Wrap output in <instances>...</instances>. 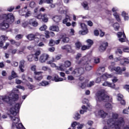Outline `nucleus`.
Returning <instances> with one entry per match:
<instances>
[{
  "instance_id": "obj_1",
  "label": "nucleus",
  "mask_w": 129,
  "mask_h": 129,
  "mask_svg": "<svg viewBox=\"0 0 129 129\" xmlns=\"http://www.w3.org/2000/svg\"><path fill=\"white\" fill-rule=\"evenodd\" d=\"M21 104L17 103L14 106L10 107L9 118L12 122V129H22L24 125L21 122L20 117L17 115L18 111L21 108Z\"/></svg>"
},
{
  "instance_id": "obj_2",
  "label": "nucleus",
  "mask_w": 129,
  "mask_h": 129,
  "mask_svg": "<svg viewBox=\"0 0 129 129\" xmlns=\"http://www.w3.org/2000/svg\"><path fill=\"white\" fill-rule=\"evenodd\" d=\"M118 114L116 113H112V118L108 119L106 121H103V123L107 124L109 127H114L115 129H121L124 126L125 122L123 118H118Z\"/></svg>"
},
{
  "instance_id": "obj_3",
  "label": "nucleus",
  "mask_w": 129,
  "mask_h": 129,
  "mask_svg": "<svg viewBox=\"0 0 129 129\" xmlns=\"http://www.w3.org/2000/svg\"><path fill=\"white\" fill-rule=\"evenodd\" d=\"M0 20H4L3 22L0 23V29L5 30L9 29L10 24L15 22V16L12 13L0 15Z\"/></svg>"
},
{
  "instance_id": "obj_4",
  "label": "nucleus",
  "mask_w": 129,
  "mask_h": 129,
  "mask_svg": "<svg viewBox=\"0 0 129 129\" xmlns=\"http://www.w3.org/2000/svg\"><path fill=\"white\" fill-rule=\"evenodd\" d=\"M16 93H19V90L17 88H14L12 91V93L9 96H1L0 104H4V102H7L11 104V103H13V101H16L19 98V95Z\"/></svg>"
},
{
  "instance_id": "obj_5",
  "label": "nucleus",
  "mask_w": 129,
  "mask_h": 129,
  "mask_svg": "<svg viewBox=\"0 0 129 129\" xmlns=\"http://www.w3.org/2000/svg\"><path fill=\"white\" fill-rule=\"evenodd\" d=\"M96 96L97 97L96 100L98 105L100 104V102H101V101H103V102H107V101H111V99H112L111 97H109L108 95L104 93V90H101L97 92Z\"/></svg>"
},
{
  "instance_id": "obj_6",
  "label": "nucleus",
  "mask_w": 129,
  "mask_h": 129,
  "mask_svg": "<svg viewBox=\"0 0 129 129\" xmlns=\"http://www.w3.org/2000/svg\"><path fill=\"white\" fill-rule=\"evenodd\" d=\"M115 66V62H113L111 63V65L109 66L108 69L112 72L113 71H115L116 74H118L119 75H121L122 74V72L123 71H125L126 69L125 67H123L122 69L119 67H114Z\"/></svg>"
},
{
  "instance_id": "obj_7",
  "label": "nucleus",
  "mask_w": 129,
  "mask_h": 129,
  "mask_svg": "<svg viewBox=\"0 0 129 129\" xmlns=\"http://www.w3.org/2000/svg\"><path fill=\"white\" fill-rule=\"evenodd\" d=\"M82 54L81 53H78L76 56V63L77 64H81V65H83V64H85L88 61V57L86 56H84L82 57L80 60L79 58H81Z\"/></svg>"
},
{
  "instance_id": "obj_8",
  "label": "nucleus",
  "mask_w": 129,
  "mask_h": 129,
  "mask_svg": "<svg viewBox=\"0 0 129 129\" xmlns=\"http://www.w3.org/2000/svg\"><path fill=\"white\" fill-rule=\"evenodd\" d=\"M71 66V62L69 60H66L64 64H61L59 67H57V70L59 71H64L66 68H69Z\"/></svg>"
},
{
  "instance_id": "obj_9",
  "label": "nucleus",
  "mask_w": 129,
  "mask_h": 129,
  "mask_svg": "<svg viewBox=\"0 0 129 129\" xmlns=\"http://www.w3.org/2000/svg\"><path fill=\"white\" fill-rule=\"evenodd\" d=\"M27 9L28 7L25 6L24 8H22V10H19V15H20V16H25V18H28V17L31 16L32 15V12H31V11L27 10V12L26 13V10Z\"/></svg>"
},
{
  "instance_id": "obj_10",
  "label": "nucleus",
  "mask_w": 129,
  "mask_h": 129,
  "mask_svg": "<svg viewBox=\"0 0 129 129\" xmlns=\"http://www.w3.org/2000/svg\"><path fill=\"white\" fill-rule=\"evenodd\" d=\"M88 82V80H86L85 81L84 83H79V86L81 87V88H82V89H84L85 87H91L92 86H93L94 85V81H91L89 84H87V83Z\"/></svg>"
},
{
  "instance_id": "obj_11",
  "label": "nucleus",
  "mask_w": 129,
  "mask_h": 129,
  "mask_svg": "<svg viewBox=\"0 0 129 129\" xmlns=\"http://www.w3.org/2000/svg\"><path fill=\"white\" fill-rule=\"evenodd\" d=\"M84 73V69L83 68H80L79 69H75L72 73V75H74L76 77L80 76V75Z\"/></svg>"
},
{
  "instance_id": "obj_12",
  "label": "nucleus",
  "mask_w": 129,
  "mask_h": 129,
  "mask_svg": "<svg viewBox=\"0 0 129 129\" xmlns=\"http://www.w3.org/2000/svg\"><path fill=\"white\" fill-rule=\"evenodd\" d=\"M81 27L82 31H79L80 35H86L88 33V29H87V26L84 23H81Z\"/></svg>"
},
{
  "instance_id": "obj_13",
  "label": "nucleus",
  "mask_w": 129,
  "mask_h": 129,
  "mask_svg": "<svg viewBox=\"0 0 129 129\" xmlns=\"http://www.w3.org/2000/svg\"><path fill=\"white\" fill-rule=\"evenodd\" d=\"M48 59H49V55L46 53H43L40 56L39 61L40 63H45Z\"/></svg>"
},
{
  "instance_id": "obj_14",
  "label": "nucleus",
  "mask_w": 129,
  "mask_h": 129,
  "mask_svg": "<svg viewBox=\"0 0 129 129\" xmlns=\"http://www.w3.org/2000/svg\"><path fill=\"white\" fill-rule=\"evenodd\" d=\"M95 115L96 116H101L102 118H105L107 115V113L103 110H99L95 112Z\"/></svg>"
},
{
  "instance_id": "obj_15",
  "label": "nucleus",
  "mask_w": 129,
  "mask_h": 129,
  "mask_svg": "<svg viewBox=\"0 0 129 129\" xmlns=\"http://www.w3.org/2000/svg\"><path fill=\"white\" fill-rule=\"evenodd\" d=\"M42 72H34L35 77L34 78L37 81H41L43 79V76L42 75Z\"/></svg>"
},
{
  "instance_id": "obj_16",
  "label": "nucleus",
  "mask_w": 129,
  "mask_h": 129,
  "mask_svg": "<svg viewBox=\"0 0 129 129\" xmlns=\"http://www.w3.org/2000/svg\"><path fill=\"white\" fill-rule=\"evenodd\" d=\"M88 62H90V59L88 58V60L86 62H85L84 64H81L82 66H83L85 67L86 70L87 71H90L92 68H93V67L88 63Z\"/></svg>"
},
{
  "instance_id": "obj_17",
  "label": "nucleus",
  "mask_w": 129,
  "mask_h": 129,
  "mask_svg": "<svg viewBox=\"0 0 129 129\" xmlns=\"http://www.w3.org/2000/svg\"><path fill=\"white\" fill-rule=\"evenodd\" d=\"M63 80H66V78L63 79L62 78H60L58 75H53L52 78V81H55V82H60Z\"/></svg>"
},
{
  "instance_id": "obj_18",
  "label": "nucleus",
  "mask_w": 129,
  "mask_h": 129,
  "mask_svg": "<svg viewBox=\"0 0 129 129\" xmlns=\"http://www.w3.org/2000/svg\"><path fill=\"white\" fill-rule=\"evenodd\" d=\"M92 108V106L91 105H88V107H86L85 105H83L82 106V110H80V113L81 114H84L85 112H87V110L89 109V110H90Z\"/></svg>"
},
{
  "instance_id": "obj_19",
  "label": "nucleus",
  "mask_w": 129,
  "mask_h": 129,
  "mask_svg": "<svg viewBox=\"0 0 129 129\" xmlns=\"http://www.w3.org/2000/svg\"><path fill=\"white\" fill-rule=\"evenodd\" d=\"M29 24L30 26H31L32 27H34V28H36V27H38L39 25V23H38V21L36 20L35 19H31L29 20Z\"/></svg>"
},
{
  "instance_id": "obj_20",
  "label": "nucleus",
  "mask_w": 129,
  "mask_h": 129,
  "mask_svg": "<svg viewBox=\"0 0 129 129\" xmlns=\"http://www.w3.org/2000/svg\"><path fill=\"white\" fill-rule=\"evenodd\" d=\"M1 41H0V48H4V44H5L6 41L8 40V37L2 35L0 37Z\"/></svg>"
},
{
  "instance_id": "obj_21",
  "label": "nucleus",
  "mask_w": 129,
  "mask_h": 129,
  "mask_svg": "<svg viewBox=\"0 0 129 129\" xmlns=\"http://www.w3.org/2000/svg\"><path fill=\"white\" fill-rule=\"evenodd\" d=\"M37 36L39 37V33H37L35 34H30L26 36V38L28 40H29V41H32L37 38Z\"/></svg>"
},
{
  "instance_id": "obj_22",
  "label": "nucleus",
  "mask_w": 129,
  "mask_h": 129,
  "mask_svg": "<svg viewBox=\"0 0 129 129\" xmlns=\"http://www.w3.org/2000/svg\"><path fill=\"white\" fill-rule=\"evenodd\" d=\"M103 86H108V87H110L111 88H115V85L114 83H110L107 81L104 82L102 84Z\"/></svg>"
},
{
  "instance_id": "obj_23",
  "label": "nucleus",
  "mask_w": 129,
  "mask_h": 129,
  "mask_svg": "<svg viewBox=\"0 0 129 129\" xmlns=\"http://www.w3.org/2000/svg\"><path fill=\"white\" fill-rule=\"evenodd\" d=\"M70 21H71L70 17L69 16H66V19L63 20V23L66 24L68 27H69L71 26V23L69 22H70Z\"/></svg>"
},
{
  "instance_id": "obj_24",
  "label": "nucleus",
  "mask_w": 129,
  "mask_h": 129,
  "mask_svg": "<svg viewBox=\"0 0 129 129\" xmlns=\"http://www.w3.org/2000/svg\"><path fill=\"white\" fill-rule=\"evenodd\" d=\"M53 62H55V60L54 59H50V60H48L46 62V64H48V65H50L51 67H52L53 68H56L57 70H58V66H56V64L53 63Z\"/></svg>"
},
{
  "instance_id": "obj_25",
  "label": "nucleus",
  "mask_w": 129,
  "mask_h": 129,
  "mask_svg": "<svg viewBox=\"0 0 129 129\" xmlns=\"http://www.w3.org/2000/svg\"><path fill=\"white\" fill-rule=\"evenodd\" d=\"M107 42L103 43L99 47V51L100 52H104V50L106 49V47H107Z\"/></svg>"
},
{
  "instance_id": "obj_26",
  "label": "nucleus",
  "mask_w": 129,
  "mask_h": 129,
  "mask_svg": "<svg viewBox=\"0 0 129 129\" xmlns=\"http://www.w3.org/2000/svg\"><path fill=\"white\" fill-rule=\"evenodd\" d=\"M24 68H25V60H21L20 61L19 64V69L21 72H25V70H24Z\"/></svg>"
},
{
  "instance_id": "obj_27",
  "label": "nucleus",
  "mask_w": 129,
  "mask_h": 129,
  "mask_svg": "<svg viewBox=\"0 0 129 129\" xmlns=\"http://www.w3.org/2000/svg\"><path fill=\"white\" fill-rule=\"evenodd\" d=\"M41 54V51L37 50L35 52V54H33L34 56V61H37L39 60V56Z\"/></svg>"
},
{
  "instance_id": "obj_28",
  "label": "nucleus",
  "mask_w": 129,
  "mask_h": 129,
  "mask_svg": "<svg viewBox=\"0 0 129 129\" xmlns=\"http://www.w3.org/2000/svg\"><path fill=\"white\" fill-rule=\"evenodd\" d=\"M49 30L53 32H59V27L56 25H52L49 27Z\"/></svg>"
},
{
  "instance_id": "obj_29",
  "label": "nucleus",
  "mask_w": 129,
  "mask_h": 129,
  "mask_svg": "<svg viewBox=\"0 0 129 129\" xmlns=\"http://www.w3.org/2000/svg\"><path fill=\"white\" fill-rule=\"evenodd\" d=\"M111 77H112V76L111 75L104 74L101 76V79H103V80H106L107 78H111Z\"/></svg>"
},
{
  "instance_id": "obj_30",
  "label": "nucleus",
  "mask_w": 129,
  "mask_h": 129,
  "mask_svg": "<svg viewBox=\"0 0 129 129\" xmlns=\"http://www.w3.org/2000/svg\"><path fill=\"white\" fill-rule=\"evenodd\" d=\"M129 60L127 58H123L120 61L121 65H125V64H128Z\"/></svg>"
},
{
  "instance_id": "obj_31",
  "label": "nucleus",
  "mask_w": 129,
  "mask_h": 129,
  "mask_svg": "<svg viewBox=\"0 0 129 129\" xmlns=\"http://www.w3.org/2000/svg\"><path fill=\"white\" fill-rule=\"evenodd\" d=\"M52 20L55 23H59L60 21H61V16H55L52 18Z\"/></svg>"
},
{
  "instance_id": "obj_32",
  "label": "nucleus",
  "mask_w": 129,
  "mask_h": 129,
  "mask_svg": "<svg viewBox=\"0 0 129 129\" xmlns=\"http://www.w3.org/2000/svg\"><path fill=\"white\" fill-rule=\"evenodd\" d=\"M61 48L62 49V50H67L68 52H72V51H71L72 50L71 46H70V45H67L62 46Z\"/></svg>"
},
{
  "instance_id": "obj_33",
  "label": "nucleus",
  "mask_w": 129,
  "mask_h": 129,
  "mask_svg": "<svg viewBox=\"0 0 129 129\" xmlns=\"http://www.w3.org/2000/svg\"><path fill=\"white\" fill-rule=\"evenodd\" d=\"M104 71H105V68H104V67H100L97 69V73L98 74H100L101 73L104 72Z\"/></svg>"
},
{
  "instance_id": "obj_34",
  "label": "nucleus",
  "mask_w": 129,
  "mask_h": 129,
  "mask_svg": "<svg viewBox=\"0 0 129 129\" xmlns=\"http://www.w3.org/2000/svg\"><path fill=\"white\" fill-rule=\"evenodd\" d=\"M112 27L114 28V31H118L119 30V24L118 23H115L112 25Z\"/></svg>"
},
{
  "instance_id": "obj_35",
  "label": "nucleus",
  "mask_w": 129,
  "mask_h": 129,
  "mask_svg": "<svg viewBox=\"0 0 129 129\" xmlns=\"http://www.w3.org/2000/svg\"><path fill=\"white\" fill-rule=\"evenodd\" d=\"M49 82L47 81H43L41 82H40L38 85L39 86H47V85H49Z\"/></svg>"
},
{
  "instance_id": "obj_36",
  "label": "nucleus",
  "mask_w": 129,
  "mask_h": 129,
  "mask_svg": "<svg viewBox=\"0 0 129 129\" xmlns=\"http://www.w3.org/2000/svg\"><path fill=\"white\" fill-rule=\"evenodd\" d=\"M113 16L117 22H120V17H119V15L117 14V12L114 13Z\"/></svg>"
},
{
  "instance_id": "obj_37",
  "label": "nucleus",
  "mask_w": 129,
  "mask_h": 129,
  "mask_svg": "<svg viewBox=\"0 0 129 129\" xmlns=\"http://www.w3.org/2000/svg\"><path fill=\"white\" fill-rule=\"evenodd\" d=\"M17 77V74L15 71H12V75L11 76L9 77V80H12V79H14V78H16Z\"/></svg>"
},
{
  "instance_id": "obj_38",
  "label": "nucleus",
  "mask_w": 129,
  "mask_h": 129,
  "mask_svg": "<svg viewBox=\"0 0 129 129\" xmlns=\"http://www.w3.org/2000/svg\"><path fill=\"white\" fill-rule=\"evenodd\" d=\"M27 59L29 62H32V61L35 60V56H34V54L29 55L27 56Z\"/></svg>"
},
{
  "instance_id": "obj_39",
  "label": "nucleus",
  "mask_w": 129,
  "mask_h": 129,
  "mask_svg": "<svg viewBox=\"0 0 129 129\" xmlns=\"http://www.w3.org/2000/svg\"><path fill=\"white\" fill-rule=\"evenodd\" d=\"M42 22H44V23H47L48 21V18L47 17V14H43L42 16Z\"/></svg>"
},
{
  "instance_id": "obj_40",
  "label": "nucleus",
  "mask_w": 129,
  "mask_h": 129,
  "mask_svg": "<svg viewBox=\"0 0 129 129\" xmlns=\"http://www.w3.org/2000/svg\"><path fill=\"white\" fill-rule=\"evenodd\" d=\"M86 42L88 44L87 46L89 47V48H91L92 45H93V41H92L91 39H88L87 40Z\"/></svg>"
},
{
  "instance_id": "obj_41",
  "label": "nucleus",
  "mask_w": 129,
  "mask_h": 129,
  "mask_svg": "<svg viewBox=\"0 0 129 129\" xmlns=\"http://www.w3.org/2000/svg\"><path fill=\"white\" fill-rule=\"evenodd\" d=\"M118 41H119L121 43H123L124 42L126 41V36H123V37H119Z\"/></svg>"
},
{
  "instance_id": "obj_42",
  "label": "nucleus",
  "mask_w": 129,
  "mask_h": 129,
  "mask_svg": "<svg viewBox=\"0 0 129 129\" xmlns=\"http://www.w3.org/2000/svg\"><path fill=\"white\" fill-rule=\"evenodd\" d=\"M105 107L106 108H107V109H112V105H111V104L109 103H106L105 104Z\"/></svg>"
},
{
  "instance_id": "obj_43",
  "label": "nucleus",
  "mask_w": 129,
  "mask_h": 129,
  "mask_svg": "<svg viewBox=\"0 0 129 129\" xmlns=\"http://www.w3.org/2000/svg\"><path fill=\"white\" fill-rule=\"evenodd\" d=\"M125 36V34H124V32H119L117 33V37L118 39L119 38H120L121 37H124Z\"/></svg>"
},
{
  "instance_id": "obj_44",
  "label": "nucleus",
  "mask_w": 129,
  "mask_h": 129,
  "mask_svg": "<svg viewBox=\"0 0 129 129\" xmlns=\"http://www.w3.org/2000/svg\"><path fill=\"white\" fill-rule=\"evenodd\" d=\"M94 63H95V64H99V63H100V57H94Z\"/></svg>"
},
{
  "instance_id": "obj_45",
  "label": "nucleus",
  "mask_w": 129,
  "mask_h": 129,
  "mask_svg": "<svg viewBox=\"0 0 129 129\" xmlns=\"http://www.w3.org/2000/svg\"><path fill=\"white\" fill-rule=\"evenodd\" d=\"M82 5L83 6L84 9L85 10H88V4H87V2H84L82 4Z\"/></svg>"
},
{
  "instance_id": "obj_46",
  "label": "nucleus",
  "mask_w": 129,
  "mask_h": 129,
  "mask_svg": "<svg viewBox=\"0 0 129 129\" xmlns=\"http://www.w3.org/2000/svg\"><path fill=\"white\" fill-rule=\"evenodd\" d=\"M74 118L76 120H78V119H80V114H79V113L76 112V114H75V116L74 117Z\"/></svg>"
},
{
  "instance_id": "obj_47",
  "label": "nucleus",
  "mask_w": 129,
  "mask_h": 129,
  "mask_svg": "<svg viewBox=\"0 0 129 129\" xmlns=\"http://www.w3.org/2000/svg\"><path fill=\"white\" fill-rule=\"evenodd\" d=\"M23 37H24L23 35L18 34L16 35V36L15 37V39L17 40H21V39H23Z\"/></svg>"
},
{
  "instance_id": "obj_48",
  "label": "nucleus",
  "mask_w": 129,
  "mask_h": 129,
  "mask_svg": "<svg viewBox=\"0 0 129 129\" xmlns=\"http://www.w3.org/2000/svg\"><path fill=\"white\" fill-rule=\"evenodd\" d=\"M61 59V55H56L55 58L52 57L51 60H54L55 62L58 61V60H60Z\"/></svg>"
},
{
  "instance_id": "obj_49",
  "label": "nucleus",
  "mask_w": 129,
  "mask_h": 129,
  "mask_svg": "<svg viewBox=\"0 0 129 129\" xmlns=\"http://www.w3.org/2000/svg\"><path fill=\"white\" fill-rule=\"evenodd\" d=\"M37 39H39L40 38V40H41L42 41H43V42L45 41V36L43 35H40V34H39V36H37Z\"/></svg>"
},
{
  "instance_id": "obj_50",
  "label": "nucleus",
  "mask_w": 129,
  "mask_h": 129,
  "mask_svg": "<svg viewBox=\"0 0 129 129\" xmlns=\"http://www.w3.org/2000/svg\"><path fill=\"white\" fill-rule=\"evenodd\" d=\"M84 127V123H79V124H78V125L77 126V129H82L83 128V127Z\"/></svg>"
},
{
  "instance_id": "obj_51",
  "label": "nucleus",
  "mask_w": 129,
  "mask_h": 129,
  "mask_svg": "<svg viewBox=\"0 0 129 129\" xmlns=\"http://www.w3.org/2000/svg\"><path fill=\"white\" fill-rule=\"evenodd\" d=\"M29 22H28V21H25V22H24L22 23V26L23 28H27V27H28V26H29Z\"/></svg>"
},
{
  "instance_id": "obj_52",
  "label": "nucleus",
  "mask_w": 129,
  "mask_h": 129,
  "mask_svg": "<svg viewBox=\"0 0 129 129\" xmlns=\"http://www.w3.org/2000/svg\"><path fill=\"white\" fill-rule=\"evenodd\" d=\"M29 6L32 9H34V8L36 7V3H35L34 1H32L30 3Z\"/></svg>"
},
{
  "instance_id": "obj_53",
  "label": "nucleus",
  "mask_w": 129,
  "mask_h": 129,
  "mask_svg": "<svg viewBox=\"0 0 129 129\" xmlns=\"http://www.w3.org/2000/svg\"><path fill=\"white\" fill-rule=\"evenodd\" d=\"M47 29V26L46 25H43L39 28L40 31H45Z\"/></svg>"
},
{
  "instance_id": "obj_54",
  "label": "nucleus",
  "mask_w": 129,
  "mask_h": 129,
  "mask_svg": "<svg viewBox=\"0 0 129 129\" xmlns=\"http://www.w3.org/2000/svg\"><path fill=\"white\" fill-rule=\"evenodd\" d=\"M82 44L79 41H78L76 43V47L77 49H80L81 47Z\"/></svg>"
},
{
  "instance_id": "obj_55",
  "label": "nucleus",
  "mask_w": 129,
  "mask_h": 129,
  "mask_svg": "<svg viewBox=\"0 0 129 129\" xmlns=\"http://www.w3.org/2000/svg\"><path fill=\"white\" fill-rule=\"evenodd\" d=\"M54 45H55V41L52 39L50 40L49 43V46H50L51 47H52Z\"/></svg>"
},
{
  "instance_id": "obj_56",
  "label": "nucleus",
  "mask_w": 129,
  "mask_h": 129,
  "mask_svg": "<svg viewBox=\"0 0 129 129\" xmlns=\"http://www.w3.org/2000/svg\"><path fill=\"white\" fill-rule=\"evenodd\" d=\"M69 38L67 37L62 38V42H63V43H68V42H69Z\"/></svg>"
},
{
  "instance_id": "obj_57",
  "label": "nucleus",
  "mask_w": 129,
  "mask_h": 129,
  "mask_svg": "<svg viewBox=\"0 0 129 129\" xmlns=\"http://www.w3.org/2000/svg\"><path fill=\"white\" fill-rule=\"evenodd\" d=\"M45 37L47 39H49V38H50V32L49 31H45Z\"/></svg>"
},
{
  "instance_id": "obj_58",
  "label": "nucleus",
  "mask_w": 129,
  "mask_h": 129,
  "mask_svg": "<svg viewBox=\"0 0 129 129\" xmlns=\"http://www.w3.org/2000/svg\"><path fill=\"white\" fill-rule=\"evenodd\" d=\"M123 97V96H122V95L120 94H118L117 95V100H118L119 101H120V100H122Z\"/></svg>"
},
{
  "instance_id": "obj_59",
  "label": "nucleus",
  "mask_w": 129,
  "mask_h": 129,
  "mask_svg": "<svg viewBox=\"0 0 129 129\" xmlns=\"http://www.w3.org/2000/svg\"><path fill=\"white\" fill-rule=\"evenodd\" d=\"M90 46H88V45H83L82 47V50L83 51H85V50H88V49H90V48L89 47Z\"/></svg>"
},
{
  "instance_id": "obj_60",
  "label": "nucleus",
  "mask_w": 129,
  "mask_h": 129,
  "mask_svg": "<svg viewBox=\"0 0 129 129\" xmlns=\"http://www.w3.org/2000/svg\"><path fill=\"white\" fill-rule=\"evenodd\" d=\"M78 124H79V122L74 121L72 123L71 126L72 127H75L76 125H78Z\"/></svg>"
},
{
  "instance_id": "obj_61",
  "label": "nucleus",
  "mask_w": 129,
  "mask_h": 129,
  "mask_svg": "<svg viewBox=\"0 0 129 129\" xmlns=\"http://www.w3.org/2000/svg\"><path fill=\"white\" fill-rule=\"evenodd\" d=\"M14 10H15V7L14 6H11L7 9L8 12H13Z\"/></svg>"
},
{
  "instance_id": "obj_62",
  "label": "nucleus",
  "mask_w": 129,
  "mask_h": 129,
  "mask_svg": "<svg viewBox=\"0 0 129 129\" xmlns=\"http://www.w3.org/2000/svg\"><path fill=\"white\" fill-rule=\"evenodd\" d=\"M35 17L36 18V19H38V20H42L43 19V15L39 14L37 15V16H35Z\"/></svg>"
},
{
  "instance_id": "obj_63",
  "label": "nucleus",
  "mask_w": 129,
  "mask_h": 129,
  "mask_svg": "<svg viewBox=\"0 0 129 129\" xmlns=\"http://www.w3.org/2000/svg\"><path fill=\"white\" fill-rule=\"evenodd\" d=\"M112 12H113V13H116L117 12H118V8H117V7H113L112 9Z\"/></svg>"
},
{
  "instance_id": "obj_64",
  "label": "nucleus",
  "mask_w": 129,
  "mask_h": 129,
  "mask_svg": "<svg viewBox=\"0 0 129 129\" xmlns=\"http://www.w3.org/2000/svg\"><path fill=\"white\" fill-rule=\"evenodd\" d=\"M12 66H14V67H17L19 65V63L16 61H13L11 63Z\"/></svg>"
}]
</instances>
